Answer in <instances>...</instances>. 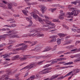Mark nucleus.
I'll return each instance as SVG.
<instances>
[{"mask_svg":"<svg viewBox=\"0 0 80 80\" xmlns=\"http://www.w3.org/2000/svg\"><path fill=\"white\" fill-rule=\"evenodd\" d=\"M70 11H72L71 12H68L66 14V16L68 18H70L72 17V15H74V16H77L78 14L79 13L80 11L78 10H77L75 8H72L69 9Z\"/></svg>","mask_w":80,"mask_h":80,"instance_id":"obj_1","label":"nucleus"},{"mask_svg":"<svg viewBox=\"0 0 80 80\" xmlns=\"http://www.w3.org/2000/svg\"><path fill=\"white\" fill-rule=\"evenodd\" d=\"M45 19H43V21L46 22L44 25H43V27H49V25H54V23H51L49 21V19L48 17L47 16H45Z\"/></svg>","mask_w":80,"mask_h":80,"instance_id":"obj_2","label":"nucleus"},{"mask_svg":"<svg viewBox=\"0 0 80 80\" xmlns=\"http://www.w3.org/2000/svg\"><path fill=\"white\" fill-rule=\"evenodd\" d=\"M80 72V70L78 69H76L74 70H73V71H71L69 72L68 74L67 75H70L72 73H74L73 74V75H76L77 74V73H78V72Z\"/></svg>","mask_w":80,"mask_h":80,"instance_id":"obj_3","label":"nucleus"},{"mask_svg":"<svg viewBox=\"0 0 80 80\" xmlns=\"http://www.w3.org/2000/svg\"><path fill=\"white\" fill-rule=\"evenodd\" d=\"M8 74H4L3 75V77H5L4 80H16V79H10V78L8 77V75H9L10 73H11V72H8Z\"/></svg>","mask_w":80,"mask_h":80,"instance_id":"obj_4","label":"nucleus"},{"mask_svg":"<svg viewBox=\"0 0 80 80\" xmlns=\"http://www.w3.org/2000/svg\"><path fill=\"white\" fill-rule=\"evenodd\" d=\"M6 32L8 33L7 34V35L9 36V35H10L11 34H15V33H18V32H14V30H12L8 32Z\"/></svg>","mask_w":80,"mask_h":80,"instance_id":"obj_5","label":"nucleus"},{"mask_svg":"<svg viewBox=\"0 0 80 80\" xmlns=\"http://www.w3.org/2000/svg\"><path fill=\"white\" fill-rule=\"evenodd\" d=\"M26 20L28 21V22H29V24L28 25V27H31L32 25V24H33V22H32V21L30 20V19H32V18H26Z\"/></svg>","mask_w":80,"mask_h":80,"instance_id":"obj_6","label":"nucleus"},{"mask_svg":"<svg viewBox=\"0 0 80 80\" xmlns=\"http://www.w3.org/2000/svg\"><path fill=\"white\" fill-rule=\"evenodd\" d=\"M30 8L29 7H27L25 8V9L24 10H22V12L24 14V15H27V13H28V9H30Z\"/></svg>","mask_w":80,"mask_h":80,"instance_id":"obj_7","label":"nucleus"},{"mask_svg":"<svg viewBox=\"0 0 80 80\" xmlns=\"http://www.w3.org/2000/svg\"><path fill=\"white\" fill-rule=\"evenodd\" d=\"M57 37V36H52L51 37V38H53V39L51 40L50 41L51 42H55L57 40L56 38Z\"/></svg>","mask_w":80,"mask_h":80,"instance_id":"obj_8","label":"nucleus"},{"mask_svg":"<svg viewBox=\"0 0 80 80\" xmlns=\"http://www.w3.org/2000/svg\"><path fill=\"white\" fill-rule=\"evenodd\" d=\"M30 33V34H31V33H38V29H37L35 30H32V31H30L29 32Z\"/></svg>","mask_w":80,"mask_h":80,"instance_id":"obj_9","label":"nucleus"},{"mask_svg":"<svg viewBox=\"0 0 80 80\" xmlns=\"http://www.w3.org/2000/svg\"><path fill=\"white\" fill-rule=\"evenodd\" d=\"M16 53H17L16 52H10L8 54H6L5 55V57H3V58H8L11 55H12V54H16Z\"/></svg>","mask_w":80,"mask_h":80,"instance_id":"obj_10","label":"nucleus"},{"mask_svg":"<svg viewBox=\"0 0 80 80\" xmlns=\"http://www.w3.org/2000/svg\"><path fill=\"white\" fill-rule=\"evenodd\" d=\"M48 57V56H38L36 58V59H39V58H42L43 59H45Z\"/></svg>","mask_w":80,"mask_h":80,"instance_id":"obj_11","label":"nucleus"},{"mask_svg":"<svg viewBox=\"0 0 80 80\" xmlns=\"http://www.w3.org/2000/svg\"><path fill=\"white\" fill-rule=\"evenodd\" d=\"M35 65V64L33 63V64H30L29 65V67L30 68H29V70H30L31 68H34V67H35L36 66H37V65Z\"/></svg>","mask_w":80,"mask_h":80,"instance_id":"obj_12","label":"nucleus"},{"mask_svg":"<svg viewBox=\"0 0 80 80\" xmlns=\"http://www.w3.org/2000/svg\"><path fill=\"white\" fill-rule=\"evenodd\" d=\"M47 62H49L50 63V62H51V63L50 65H53V64H55V63H57V62H58L56 61H54V60H52V61H50Z\"/></svg>","mask_w":80,"mask_h":80,"instance_id":"obj_13","label":"nucleus"},{"mask_svg":"<svg viewBox=\"0 0 80 80\" xmlns=\"http://www.w3.org/2000/svg\"><path fill=\"white\" fill-rule=\"evenodd\" d=\"M65 15V13L63 12L62 13H60L59 15V18L60 19H63V16H64Z\"/></svg>","mask_w":80,"mask_h":80,"instance_id":"obj_14","label":"nucleus"},{"mask_svg":"<svg viewBox=\"0 0 80 80\" xmlns=\"http://www.w3.org/2000/svg\"><path fill=\"white\" fill-rule=\"evenodd\" d=\"M47 10V8H46V7L43 6L42 8V13H44V12H45Z\"/></svg>","mask_w":80,"mask_h":80,"instance_id":"obj_15","label":"nucleus"},{"mask_svg":"<svg viewBox=\"0 0 80 80\" xmlns=\"http://www.w3.org/2000/svg\"><path fill=\"white\" fill-rule=\"evenodd\" d=\"M52 48H49L48 47H47L45 48L43 52H48V51H49V50H52Z\"/></svg>","mask_w":80,"mask_h":80,"instance_id":"obj_16","label":"nucleus"},{"mask_svg":"<svg viewBox=\"0 0 80 80\" xmlns=\"http://www.w3.org/2000/svg\"><path fill=\"white\" fill-rule=\"evenodd\" d=\"M58 77V75H57V76H55V75H53L52 76L50 79H49V80H52L53 79H55V78H57V77Z\"/></svg>","mask_w":80,"mask_h":80,"instance_id":"obj_17","label":"nucleus"},{"mask_svg":"<svg viewBox=\"0 0 80 80\" xmlns=\"http://www.w3.org/2000/svg\"><path fill=\"white\" fill-rule=\"evenodd\" d=\"M13 6V4L12 3H8V8L9 9H11L12 8V6Z\"/></svg>","mask_w":80,"mask_h":80,"instance_id":"obj_18","label":"nucleus"},{"mask_svg":"<svg viewBox=\"0 0 80 80\" xmlns=\"http://www.w3.org/2000/svg\"><path fill=\"white\" fill-rule=\"evenodd\" d=\"M11 38H19V36H18V35H14L12 36H11L10 37Z\"/></svg>","mask_w":80,"mask_h":80,"instance_id":"obj_19","label":"nucleus"},{"mask_svg":"<svg viewBox=\"0 0 80 80\" xmlns=\"http://www.w3.org/2000/svg\"><path fill=\"white\" fill-rule=\"evenodd\" d=\"M38 20L41 23H43V20H42V19L41 18L39 17L38 18Z\"/></svg>","mask_w":80,"mask_h":80,"instance_id":"obj_20","label":"nucleus"},{"mask_svg":"<svg viewBox=\"0 0 80 80\" xmlns=\"http://www.w3.org/2000/svg\"><path fill=\"white\" fill-rule=\"evenodd\" d=\"M25 45V43L19 44L16 46V47H20V46H22V45Z\"/></svg>","mask_w":80,"mask_h":80,"instance_id":"obj_21","label":"nucleus"},{"mask_svg":"<svg viewBox=\"0 0 80 80\" xmlns=\"http://www.w3.org/2000/svg\"><path fill=\"white\" fill-rule=\"evenodd\" d=\"M20 61H24L25 60H27L28 58H19Z\"/></svg>","mask_w":80,"mask_h":80,"instance_id":"obj_22","label":"nucleus"},{"mask_svg":"<svg viewBox=\"0 0 80 80\" xmlns=\"http://www.w3.org/2000/svg\"><path fill=\"white\" fill-rule=\"evenodd\" d=\"M57 9L56 8H52L49 9V11H51V12H53L54 11H55Z\"/></svg>","mask_w":80,"mask_h":80,"instance_id":"obj_23","label":"nucleus"},{"mask_svg":"<svg viewBox=\"0 0 80 80\" xmlns=\"http://www.w3.org/2000/svg\"><path fill=\"white\" fill-rule=\"evenodd\" d=\"M1 31H6V32H8L7 31H9V30H10V29L9 28L5 29V28H3L1 29Z\"/></svg>","mask_w":80,"mask_h":80,"instance_id":"obj_24","label":"nucleus"},{"mask_svg":"<svg viewBox=\"0 0 80 80\" xmlns=\"http://www.w3.org/2000/svg\"><path fill=\"white\" fill-rule=\"evenodd\" d=\"M51 26H52L48 27V28H55V24H54V25H52Z\"/></svg>","mask_w":80,"mask_h":80,"instance_id":"obj_25","label":"nucleus"},{"mask_svg":"<svg viewBox=\"0 0 80 80\" xmlns=\"http://www.w3.org/2000/svg\"><path fill=\"white\" fill-rule=\"evenodd\" d=\"M75 58H80V53L79 54H77L75 55Z\"/></svg>","mask_w":80,"mask_h":80,"instance_id":"obj_26","label":"nucleus"},{"mask_svg":"<svg viewBox=\"0 0 80 80\" xmlns=\"http://www.w3.org/2000/svg\"><path fill=\"white\" fill-rule=\"evenodd\" d=\"M68 76H69V75H67H67H66L65 76H64V77L63 76H61L60 77L58 78V79H63L64 78H65V77H68Z\"/></svg>","mask_w":80,"mask_h":80,"instance_id":"obj_27","label":"nucleus"},{"mask_svg":"<svg viewBox=\"0 0 80 80\" xmlns=\"http://www.w3.org/2000/svg\"><path fill=\"white\" fill-rule=\"evenodd\" d=\"M57 43L58 45H60V44L61 43V40L59 38L57 39Z\"/></svg>","mask_w":80,"mask_h":80,"instance_id":"obj_28","label":"nucleus"},{"mask_svg":"<svg viewBox=\"0 0 80 80\" xmlns=\"http://www.w3.org/2000/svg\"><path fill=\"white\" fill-rule=\"evenodd\" d=\"M58 35L60 37L62 38V37H64L65 34L62 33H59L58 34Z\"/></svg>","mask_w":80,"mask_h":80,"instance_id":"obj_29","label":"nucleus"},{"mask_svg":"<svg viewBox=\"0 0 80 80\" xmlns=\"http://www.w3.org/2000/svg\"><path fill=\"white\" fill-rule=\"evenodd\" d=\"M72 47H74V45H70L66 47L67 48H72Z\"/></svg>","mask_w":80,"mask_h":80,"instance_id":"obj_30","label":"nucleus"},{"mask_svg":"<svg viewBox=\"0 0 80 80\" xmlns=\"http://www.w3.org/2000/svg\"><path fill=\"white\" fill-rule=\"evenodd\" d=\"M27 47H28L27 45H26L24 46H23V47H22V50H25Z\"/></svg>","mask_w":80,"mask_h":80,"instance_id":"obj_31","label":"nucleus"},{"mask_svg":"<svg viewBox=\"0 0 80 80\" xmlns=\"http://www.w3.org/2000/svg\"><path fill=\"white\" fill-rule=\"evenodd\" d=\"M28 35H29V34H24L22 35V37H28Z\"/></svg>","mask_w":80,"mask_h":80,"instance_id":"obj_32","label":"nucleus"},{"mask_svg":"<svg viewBox=\"0 0 80 80\" xmlns=\"http://www.w3.org/2000/svg\"><path fill=\"white\" fill-rule=\"evenodd\" d=\"M7 35V34H5L3 35H2V37L1 38V39L3 38V39H4V38H6V37H7V36H6V35Z\"/></svg>","mask_w":80,"mask_h":80,"instance_id":"obj_33","label":"nucleus"},{"mask_svg":"<svg viewBox=\"0 0 80 80\" xmlns=\"http://www.w3.org/2000/svg\"><path fill=\"white\" fill-rule=\"evenodd\" d=\"M35 76L34 75L31 76L30 77L31 80H34L35 78Z\"/></svg>","mask_w":80,"mask_h":80,"instance_id":"obj_34","label":"nucleus"},{"mask_svg":"<svg viewBox=\"0 0 80 80\" xmlns=\"http://www.w3.org/2000/svg\"><path fill=\"white\" fill-rule=\"evenodd\" d=\"M80 59L79 58L76 59L74 61V62L75 63V62H80Z\"/></svg>","mask_w":80,"mask_h":80,"instance_id":"obj_35","label":"nucleus"},{"mask_svg":"<svg viewBox=\"0 0 80 80\" xmlns=\"http://www.w3.org/2000/svg\"><path fill=\"white\" fill-rule=\"evenodd\" d=\"M52 68H49L44 69L43 70V71H45V70H52Z\"/></svg>","mask_w":80,"mask_h":80,"instance_id":"obj_36","label":"nucleus"},{"mask_svg":"<svg viewBox=\"0 0 80 80\" xmlns=\"http://www.w3.org/2000/svg\"><path fill=\"white\" fill-rule=\"evenodd\" d=\"M52 21L54 22H60V21H58V19H54Z\"/></svg>","mask_w":80,"mask_h":80,"instance_id":"obj_37","label":"nucleus"},{"mask_svg":"<svg viewBox=\"0 0 80 80\" xmlns=\"http://www.w3.org/2000/svg\"><path fill=\"white\" fill-rule=\"evenodd\" d=\"M33 17H34V18H35L36 19H37V18H38L39 17L37 15H33Z\"/></svg>","mask_w":80,"mask_h":80,"instance_id":"obj_38","label":"nucleus"},{"mask_svg":"<svg viewBox=\"0 0 80 80\" xmlns=\"http://www.w3.org/2000/svg\"><path fill=\"white\" fill-rule=\"evenodd\" d=\"M63 26L64 27V28H65L67 29V30H68V29H69L68 27L65 24L63 25Z\"/></svg>","mask_w":80,"mask_h":80,"instance_id":"obj_39","label":"nucleus"},{"mask_svg":"<svg viewBox=\"0 0 80 80\" xmlns=\"http://www.w3.org/2000/svg\"><path fill=\"white\" fill-rule=\"evenodd\" d=\"M49 66H51V65L50 64H47L46 65H45L44 67V68H46V67H49Z\"/></svg>","mask_w":80,"mask_h":80,"instance_id":"obj_40","label":"nucleus"},{"mask_svg":"<svg viewBox=\"0 0 80 80\" xmlns=\"http://www.w3.org/2000/svg\"><path fill=\"white\" fill-rule=\"evenodd\" d=\"M22 48H18L16 49V51H19V50H21L22 49Z\"/></svg>","mask_w":80,"mask_h":80,"instance_id":"obj_41","label":"nucleus"},{"mask_svg":"<svg viewBox=\"0 0 80 80\" xmlns=\"http://www.w3.org/2000/svg\"><path fill=\"white\" fill-rule=\"evenodd\" d=\"M5 44L4 43H2L0 44V48H2V47H3V46H5Z\"/></svg>","mask_w":80,"mask_h":80,"instance_id":"obj_42","label":"nucleus"},{"mask_svg":"<svg viewBox=\"0 0 80 80\" xmlns=\"http://www.w3.org/2000/svg\"><path fill=\"white\" fill-rule=\"evenodd\" d=\"M14 42H15L13 40H10L9 41V44H11L12 43H14Z\"/></svg>","mask_w":80,"mask_h":80,"instance_id":"obj_43","label":"nucleus"},{"mask_svg":"<svg viewBox=\"0 0 80 80\" xmlns=\"http://www.w3.org/2000/svg\"><path fill=\"white\" fill-rule=\"evenodd\" d=\"M52 72V71H48L45 72L43 73H44V74L47 73H50V72Z\"/></svg>","mask_w":80,"mask_h":80,"instance_id":"obj_44","label":"nucleus"},{"mask_svg":"<svg viewBox=\"0 0 80 80\" xmlns=\"http://www.w3.org/2000/svg\"><path fill=\"white\" fill-rule=\"evenodd\" d=\"M57 48V45H55L54 48H53V49L52 50V51H54V50H56V49Z\"/></svg>","mask_w":80,"mask_h":80,"instance_id":"obj_45","label":"nucleus"},{"mask_svg":"<svg viewBox=\"0 0 80 80\" xmlns=\"http://www.w3.org/2000/svg\"><path fill=\"white\" fill-rule=\"evenodd\" d=\"M24 68H26V69H29V68H30V66L29 65L27 66L26 67H24Z\"/></svg>","mask_w":80,"mask_h":80,"instance_id":"obj_46","label":"nucleus"},{"mask_svg":"<svg viewBox=\"0 0 80 80\" xmlns=\"http://www.w3.org/2000/svg\"><path fill=\"white\" fill-rule=\"evenodd\" d=\"M65 52V51H60L58 52L59 54H61V53H63Z\"/></svg>","mask_w":80,"mask_h":80,"instance_id":"obj_47","label":"nucleus"},{"mask_svg":"<svg viewBox=\"0 0 80 80\" xmlns=\"http://www.w3.org/2000/svg\"><path fill=\"white\" fill-rule=\"evenodd\" d=\"M43 62H44L43 61H40L38 63V65H41V64H42V63H43Z\"/></svg>","mask_w":80,"mask_h":80,"instance_id":"obj_48","label":"nucleus"},{"mask_svg":"<svg viewBox=\"0 0 80 80\" xmlns=\"http://www.w3.org/2000/svg\"><path fill=\"white\" fill-rule=\"evenodd\" d=\"M72 42V41L71 40H69L67 42V44H70Z\"/></svg>","mask_w":80,"mask_h":80,"instance_id":"obj_49","label":"nucleus"},{"mask_svg":"<svg viewBox=\"0 0 80 80\" xmlns=\"http://www.w3.org/2000/svg\"><path fill=\"white\" fill-rule=\"evenodd\" d=\"M71 3L72 4H74V5H77V2H76V1H74V2H71Z\"/></svg>","mask_w":80,"mask_h":80,"instance_id":"obj_50","label":"nucleus"},{"mask_svg":"<svg viewBox=\"0 0 80 80\" xmlns=\"http://www.w3.org/2000/svg\"><path fill=\"white\" fill-rule=\"evenodd\" d=\"M35 35H36L37 37H38V38L40 37V34H36L35 35H34V36H35Z\"/></svg>","mask_w":80,"mask_h":80,"instance_id":"obj_51","label":"nucleus"},{"mask_svg":"<svg viewBox=\"0 0 80 80\" xmlns=\"http://www.w3.org/2000/svg\"><path fill=\"white\" fill-rule=\"evenodd\" d=\"M20 75V73L19 74H16L15 75V77H18Z\"/></svg>","mask_w":80,"mask_h":80,"instance_id":"obj_52","label":"nucleus"},{"mask_svg":"<svg viewBox=\"0 0 80 80\" xmlns=\"http://www.w3.org/2000/svg\"><path fill=\"white\" fill-rule=\"evenodd\" d=\"M11 27H15L17 26V25L15 24H12L11 25Z\"/></svg>","mask_w":80,"mask_h":80,"instance_id":"obj_53","label":"nucleus"},{"mask_svg":"<svg viewBox=\"0 0 80 80\" xmlns=\"http://www.w3.org/2000/svg\"><path fill=\"white\" fill-rule=\"evenodd\" d=\"M76 2L77 3H80V0H76Z\"/></svg>","mask_w":80,"mask_h":80,"instance_id":"obj_54","label":"nucleus"},{"mask_svg":"<svg viewBox=\"0 0 80 80\" xmlns=\"http://www.w3.org/2000/svg\"><path fill=\"white\" fill-rule=\"evenodd\" d=\"M34 4H35V3H28V4L29 5H34Z\"/></svg>","mask_w":80,"mask_h":80,"instance_id":"obj_55","label":"nucleus"},{"mask_svg":"<svg viewBox=\"0 0 80 80\" xmlns=\"http://www.w3.org/2000/svg\"><path fill=\"white\" fill-rule=\"evenodd\" d=\"M2 2L3 3H4V4H8V2H6L5 1H3Z\"/></svg>","mask_w":80,"mask_h":80,"instance_id":"obj_56","label":"nucleus"},{"mask_svg":"<svg viewBox=\"0 0 80 80\" xmlns=\"http://www.w3.org/2000/svg\"><path fill=\"white\" fill-rule=\"evenodd\" d=\"M12 20H13V18H12V19L10 18V19H9L8 20H7V22H8L9 21H12Z\"/></svg>","mask_w":80,"mask_h":80,"instance_id":"obj_57","label":"nucleus"},{"mask_svg":"<svg viewBox=\"0 0 80 80\" xmlns=\"http://www.w3.org/2000/svg\"><path fill=\"white\" fill-rule=\"evenodd\" d=\"M52 7H58V5L57 4H54L52 5Z\"/></svg>","mask_w":80,"mask_h":80,"instance_id":"obj_58","label":"nucleus"},{"mask_svg":"<svg viewBox=\"0 0 80 80\" xmlns=\"http://www.w3.org/2000/svg\"><path fill=\"white\" fill-rule=\"evenodd\" d=\"M37 48H36L34 49H32L31 51H37Z\"/></svg>","mask_w":80,"mask_h":80,"instance_id":"obj_59","label":"nucleus"},{"mask_svg":"<svg viewBox=\"0 0 80 80\" xmlns=\"http://www.w3.org/2000/svg\"><path fill=\"white\" fill-rule=\"evenodd\" d=\"M16 72H17V70H14L12 72V73H13V74H14V73H16Z\"/></svg>","mask_w":80,"mask_h":80,"instance_id":"obj_60","label":"nucleus"},{"mask_svg":"<svg viewBox=\"0 0 80 80\" xmlns=\"http://www.w3.org/2000/svg\"><path fill=\"white\" fill-rule=\"evenodd\" d=\"M73 62H68V65H71V64H72L73 63Z\"/></svg>","mask_w":80,"mask_h":80,"instance_id":"obj_61","label":"nucleus"},{"mask_svg":"<svg viewBox=\"0 0 80 80\" xmlns=\"http://www.w3.org/2000/svg\"><path fill=\"white\" fill-rule=\"evenodd\" d=\"M36 43H37V42L35 41V42H33V44L34 45H35L36 44Z\"/></svg>","mask_w":80,"mask_h":80,"instance_id":"obj_62","label":"nucleus"},{"mask_svg":"<svg viewBox=\"0 0 80 80\" xmlns=\"http://www.w3.org/2000/svg\"><path fill=\"white\" fill-rule=\"evenodd\" d=\"M59 7L61 8H64V6H59Z\"/></svg>","mask_w":80,"mask_h":80,"instance_id":"obj_63","label":"nucleus"},{"mask_svg":"<svg viewBox=\"0 0 80 80\" xmlns=\"http://www.w3.org/2000/svg\"><path fill=\"white\" fill-rule=\"evenodd\" d=\"M77 32L78 33H79L80 32V29H78L77 31Z\"/></svg>","mask_w":80,"mask_h":80,"instance_id":"obj_64","label":"nucleus"}]
</instances>
